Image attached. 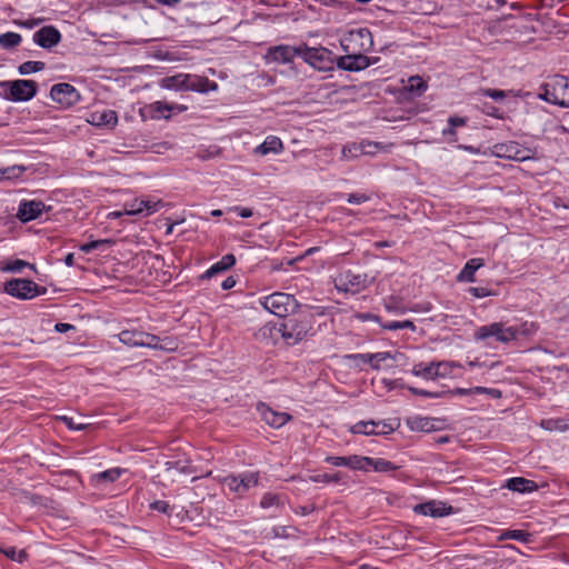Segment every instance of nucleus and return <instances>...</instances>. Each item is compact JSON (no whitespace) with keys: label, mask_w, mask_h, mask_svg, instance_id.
I'll use <instances>...</instances> for the list:
<instances>
[{"label":"nucleus","mask_w":569,"mask_h":569,"mask_svg":"<svg viewBox=\"0 0 569 569\" xmlns=\"http://www.w3.org/2000/svg\"><path fill=\"white\" fill-rule=\"evenodd\" d=\"M164 467H166L167 471L177 470L181 473H192L193 472L192 466L190 465V462L188 460L167 461L164 463Z\"/></svg>","instance_id":"36"},{"label":"nucleus","mask_w":569,"mask_h":569,"mask_svg":"<svg viewBox=\"0 0 569 569\" xmlns=\"http://www.w3.org/2000/svg\"><path fill=\"white\" fill-rule=\"evenodd\" d=\"M44 67L46 64L42 61H26L18 67V71L20 74L24 76L41 71Z\"/></svg>","instance_id":"39"},{"label":"nucleus","mask_w":569,"mask_h":569,"mask_svg":"<svg viewBox=\"0 0 569 569\" xmlns=\"http://www.w3.org/2000/svg\"><path fill=\"white\" fill-rule=\"evenodd\" d=\"M164 203L160 199H142V214L150 216L158 212Z\"/></svg>","instance_id":"38"},{"label":"nucleus","mask_w":569,"mask_h":569,"mask_svg":"<svg viewBox=\"0 0 569 569\" xmlns=\"http://www.w3.org/2000/svg\"><path fill=\"white\" fill-rule=\"evenodd\" d=\"M311 330L312 323L308 316L289 318L278 329L282 339L289 346H295L306 339Z\"/></svg>","instance_id":"1"},{"label":"nucleus","mask_w":569,"mask_h":569,"mask_svg":"<svg viewBox=\"0 0 569 569\" xmlns=\"http://www.w3.org/2000/svg\"><path fill=\"white\" fill-rule=\"evenodd\" d=\"M385 329L387 330H390V331H396V330H400V329H410L412 331L416 330V326L412 321L410 320H405V321H391V322H388L386 325L382 326Z\"/></svg>","instance_id":"46"},{"label":"nucleus","mask_w":569,"mask_h":569,"mask_svg":"<svg viewBox=\"0 0 569 569\" xmlns=\"http://www.w3.org/2000/svg\"><path fill=\"white\" fill-rule=\"evenodd\" d=\"M261 306L277 317H286L298 308L297 299L289 293L273 292L261 299Z\"/></svg>","instance_id":"3"},{"label":"nucleus","mask_w":569,"mask_h":569,"mask_svg":"<svg viewBox=\"0 0 569 569\" xmlns=\"http://www.w3.org/2000/svg\"><path fill=\"white\" fill-rule=\"evenodd\" d=\"M24 171H26V167L19 166V164L1 168L0 169V181L18 179L19 177H21V174Z\"/></svg>","instance_id":"33"},{"label":"nucleus","mask_w":569,"mask_h":569,"mask_svg":"<svg viewBox=\"0 0 569 569\" xmlns=\"http://www.w3.org/2000/svg\"><path fill=\"white\" fill-rule=\"evenodd\" d=\"M408 390L415 396L432 398V399L442 398L445 395H447L446 391H428V390L419 389L416 387H408Z\"/></svg>","instance_id":"47"},{"label":"nucleus","mask_w":569,"mask_h":569,"mask_svg":"<svg viewBox=\"0 0 569 569\" xmlns=\"http://www.w3.org/2000/svg\"><path fill=\"white\" fill-rule=\"evenodd\" d=\"M368 286L367 276L360 273H352L351 271H346L341 273L338 279L336 287L345 292L357 293Z\"/></svg>","instance_id":"11"},{"label":"nucleus","mask_w":569,"mask_h":569,"mask_svg":"<svg viewBox=\"0 0 569 569\" xmlns=\"http://www.w3.org/2000/svg\"><path fill=\"white\" fill-rule=\"evenodd\" d=\"M9 88L10 99L12 101H28L37 94V82L33 80H14L1 83Z\"/></svg>","instance_id":"8"},{"label":"nucleus","mask_w":569,"mask_h":569,"mask_svg":"<svg viewBox=\"0 0 569 569\" xmlns=\"http://www.w3.org/2000/svg\"><path fill=\"white\" fill-rule=\"evenodd\" d=\"M283 150V143L276 136H268L266 140L256 148V153L266 156L268 153H279Z\"/></svg>","instance_id":"24"},{"label":"nucleus","mask_w":569,"mask_h":569,"mask_svg":"<svg viewBox=\"0 0 569 569\" xmlns=\"http://www.w3.org/2000/svg\"><path fill=\"white\" fill-rule=\"evenodd\" d=\"M370 200V197L365 193H350L347 201L351 204H360Z\"/></svg>","instance_id":"59"},{"label":"nucleus","mask_w":569,"mask_h":569,"mask_svg":"<svg viewBox=\"0 0 569 569\" xmlns=\"http://www.w3.org/2000/svg\"><path fill=\"white\" fill-rule=\"evenodd\" d=\"M347 467L353 470H368L369 469V457L361 456H348L347 457Z\"/></svg>","instance_id":"35"},{"label":"nucleus","mask_w":569,"mask_h":569,"mask_svg":"<svg viewBox=\"0 0 569 569\" xmlns=\"http://www.w3.org/2000/svg\"><path fill=\"white\" fill-rule=\"evenodd\" d=\"M376 423H378V426L376 428L375 436L388 435V433H390V432H392L395 430V427L390 422H387V421H376Z\"/></svg>","instance_id":"56"},{"label":"nucleus","mask_w":569,"mask_h":569,"mask_svg":"<svg viewBox=\"0 0 569 569\" xmlns=\"http://www.w3.org/2000/svg\"><path fill=\"white\" fill-rule=\"evenodd\" d=\"M370 358L372 359V362L379 365L380 362L386 361L387 359H391L393 357L391 356L390 352H377L372 353Z\"/></svg>","instance_id":"62"},{"label":"nucleus","mask_w":569,"mask_h":569,"mask_svg":"<svg viewBox=\"0 0 569 569\" xmlns=\"http://www.w3.org/2000/svg\"><path fill=\"white\" fill-rule=\"evenodd\" d=\"M222 485L238 497L244 496L251 488L258 486L259 473L246 472L239 476L229 475L221 480Z\"/></svg>","instance_id":"7"},{"label":"nucleus","mask_w":569,"mask_h":569,"mask_svg":"<svg viewBox=\"0 0 569 569\" xmlns=\"http://www.w3.org/2000/svg\"><path fill=\"white\" fill-rule=\"evenodd\" d=\"M435 368V361L428 363L419 362L413 366L411 372L413 376L421 377L426 380H437V371Z\"/></svg>","instance_id":"27"},{"label":"nucleus","mask_w":569,"mask_h":569,"mask_svg":"<svg viewBox=\"0 0 569 569\" xmlns=\"http://www.w3.org/2000/svg\"><path fill=\"white\" fill-rule=\"evenodd\" d=\"M495 152L498 157H503L516 161H525L531 158V150L522 148L518 142L515 141L496 144Z\"/></svg>","instance_id":"12"},{"label":"nucleus","mask_w":569,"mask_h":569,"mask_svg":"<svg viewBox=\"0 0 569 569\" xmlns=\"http://www.w3.org/2000/svg\"><path fill=\"white\" fill-rule=\"evenodd\" d=\"M413 511L419 515L439 518L450 515L452 512V507L447 506V503L442 501L430 500L423 503L416 505L413 507Z\"/></svg>","instance_id":"16"},{"label":"nucleus","mask_w":569,"mask_h":569,"mask_svg":"<svg viewBox=\"0 0 569 569\" xmlns=\"http://www.w3.org/2000/svg\"><path fill=\"white\" fill-rule=\"evenodd\" d=\"M542 426L548 429V430H559V431H563L567 429V425L565 423L563 420H560V419H550V420H547V421H543L542 422Z\"/></svg>","instance_id":"54"},{"label":"nucleus","mask_w":569,"mask_h":569,"mask_svg":"<svg viewBox=\"0 0 569 569\" xmlns=\"http://www.w3.org/2000/svg\"><path fill=\"white\" fill-rule=\"evenodd\" d=\"M502 538L528 542L530 540V533L523 530H508L502 535Z\"/></svg>","instance_id":"48"},{"label":"nucleus","mask_w":569,"mask_h":569,"mask_svg":"<svg viewBox=\"0 0 569 569\" xmlns=\"http://www.w3.org/2000/svg\"><path fill=\"white\" fill-rule=\"evenodd\" d=\"M371 355L372 353H356V355L348 356V358L355 359V360L359 359L363 363H369L372 369L378 370L380 368V366L378 363L372 362V359L370 358Z\"/></svg>","instance_id":"55"},{"label":"nucleus","mask_w":569,"mask_h":569,"mask_svg":"<svg viewBox=\"0 0 569 569\" xmlns=\"http://www.w3.org/2000/svg\"><path fill=\"white\" fill-rule=\"evenodd\" d=\"M0 552H3L9 559L22 563L27 560V552L24 550L17 551L16 548L11 547L9 549L0 548Z\"/></svg>","instance_id":"45"},{"label":"nucleus","mask_w":569,"mask_h":569,"mask_svg":"<svg viewBox=\"0 0 569 569\" xmlns=\"http://www.w3.org/2000/svg\"><path fill=\"white\" fill-rule=\"evenodd\" d=\"M372 468L377 472H388L396 470L398 467L393 465L391 461L382 459V458H370L369 457V468Z\"/></svg>","instance_id":"32"},{"label":"nucleus","mask_w":569,"mask_h":569,"mask_svg":"<svg viewBox=\"0 0 569 569\" xmlns=\"http://www.w3.org/2000/svg\"><path fill=\"white\" fill-rule=\"evenodd\" d=\"M123 212L128 216L142 214V199H133L123 204Z\"/></svg>","instance_id":"42"},{"label":"nucleus","mask_w":569,"mask_h":569,"mask_svg":"<svg viewBox=\"0 0 569 569\" xmlns=\"http://www.w3.org/2000/svg\"><path fill=\"white\" fill-rule=\"evenodd\" d=\"M472 392H473V395L486 393V395H489L493 399H499L502 396V393L499 389L486 388V387H473Z\"/></svg>","instance_id":"53"},{"label":"nucleus","mask_w":569,"mask_h":569,"mask_svg":"<svg viewBox=\"0 0 569 569\" xmlns=\"http://www.w3.org/2000/svg\"><path fill=\"white\" fill-rule=\"evenodd\" d=\"M378 423L375 420L358 421L352 425L349 431L353 435L373 436Z\"/></svg>","instance_id":"30"},{"label":"nucleus","mask_w":569,"mask_h":569,"mask_svg":"<svg viewBox=\"0 0 569 569\" xmlns=\"http://www.w3.org/2000/svg\"><path fill=\"white\" fill-rule=\"evenodd\" d=\"M187 74L179 73L171 77H166L161 80V87L166 89L186 90Z\"/></svg>","instance_id":"31"},{"label":"nucleus","mask_w":569,"mask_h":569,"mask_svg":"<svg viewBox=\"0 0 569 569\" xmlns=\"http://www.w3.org/2000/svg\"><path fill=\"white\" fill-rule=\"evenodd\" d=\"M43 209L44 203L41 201L24 200L20 202L17 216L21 221L27 222L37 219L41 214Z\"/></svg>","instance_id":"18"},{"label":"nucleus","mask_w":569,"mask_h":569,"mask_svg":"<svg viewBox=\"0 0 569 569\" xmlns=\"http://www.w3.org/2000/svg\"><path fill=\"white\" fill-rule=\"evenodd\" d=\"M468 292L475 298H485L492 295V292L485 287H470Z\"/></svg>","instance_id":"57"},{"label":"nucleus","mask_w":569,"mask_h":569,"mask_svg":"<svg viewBox=\"0 0 569 569\" xmlns=\"http://www.w3.org/2000/svg\"><path fill=\"white\" fill-rule=\"evenodd\" d=\"M50 97L64 108H70L80 101L79 91L70 83L53 84L50 90Z\"/></svg>","instance_id":"9"},{"label":"nucleus","mask_w":569,"mask_h":569,"mask_svg":"<svg viewBox=\"0 0 569 569\" xmlns=\"http://www.w3.org/2000/svg\"><path fill=\"white\" fill-rule=\"evenodd\" d=\"M46 291L44 287H40L29 279H11L4 283V292L21 300L32 299Z\"/></svg>","instance_id":"6"},{"label":"nucleus","mask_w":569,"mask_h":569,"mask_svg":"<svg viewBox=\"0 0 569 569\" xmlns=\"http://www.w3.org/2000/svg\"><path fill=\"white\" fill-rule=\"evenodd\" d=\"M217 89L218 84L214 81L209 80L207 77L187 74L186 90L206 93L209 91H216Z\"/></svg>","instance_id":"19"},{"label":"nucleus","mask_w":569,"mask_h":569,"mask_svg":"<svg viewBox=\"0 0 569 569\" xmlns=\"http://www.w3.org/2000/svg\"><path fill=\"white\" fill-rule=\"evenodd\" d=\"M545 101L562 108H569V80L565 76L556 74L542 86L539 94Z\"/></svg>","instance_id":"2"},{"label":"nucleus","mask_w":569,"mask_h":569,"mask_svg":"<svg viewBox=\"0 0 569 569\" xmlns=\"http://www.w3.org/2000/svg\"><path fill=\"white\" fill-rule=\"evenodd\" d=\"M511 92L512 91H503V90L490 89V88H485V89L479 90L480 94L489 97L496 101H500V100L505 99Z\"/></svg>","instance_id":"49"},{"label":"nucleus","mask_w":569,"mask_h":569,"mask_svg":"<svg viewBox=\"0 0 569 569\" xmlns=\"http://www.w3.org/2000/svg\"><path fill=\"white\" fill-rule=\"evenodd\" d=\"M30 268L32 270L36 269L34 264L32 263H29L24 260H21V259H16L13 261H10L8 262L4 267H2L1 269L3 271H7V272H21L23 270V268Z\"/></svg>","instance_id":"40"},{"label":"nucleus","mask_w":569,"mask_h":569,"mask_svg":"<svg viewBox=\"0 0 569 569\" xmlns=\"http://www.w3.org/2000/svg\"><path fill=\"white\" fill-rule=\"evenodd\" d=\"M379 143L377 142H361V143H351L345 146L342 149V157L345 159L356 158L361 156V153L367 151V148H378Z\"/></svg>","instance_id":"26"},{"label":"nucleus","mask_w":569,"mask_h":569,"mask_svg":"<svg viewBox=\"0 0 569 569\" xmlns=\"http://www.w3.org/2000/svg\"><path fill=\"white\" fill-rule=\"evenodd\" d=\"M280 498L276 493L267 492L262 496L260 506L263 509L271 508L273 506H279Z\"/></svg>","instance_id":"50"},{"label":"nucleus","mask_w":569,"mask_h":569,"mask_svg":"<svg viewBox=\"0 0 569 569\" xmlns=\"http://www.w3.org/2000/svg\"><path fill=\"white\" fill-rule=\"evenodd\" d=\"M437 379L450 377L452 373V369L455 367H459V365L452 361H435Z\"/></svg>","instance_id":"37"},{"label":"nucleus","mask_w":569,"mask_h":569,"mask_svg":"<svg viewBox=\"0 0 569 569\" xmlns=\"http://www.w3.org/2000/svg\"><path fill=\"white\" fill-rule=\"evenodd\" d=\"M325 461L335 467H347V457L328 456Z\"/></svg>","instance_id":"60"},{"label":"nucleus","mask_w":569,"mask_h":569,"mask_svg":"<svg viewBox=\"0 0 569 569\" xmlns=\"http://www.w3.org/2000/svg\"><path fill=\"white\" fill-rule=\"evenodd\" d=\"M236 263V258L232 253H228L221 258L218 262L213 263L204 273L201 274V279H210L213 276L223 272L231 268Z\"/></svg>","instance_id":"23"},{"label":"nucleus","mask_w":569,"mask_h":569,"mask_svg":"<svg viewBox=\"0 0 569 569\" xmlns=\"http://www.w3.org/2000/svg\"><path fill=\"white\" fill-rule=\"evenodd\" d=\"M89 122L97 127H113L118 122V116L116 111L110 109L94 111L90 113Z\"/></svg>","instance_id":"20"},{"label":"nucleus","mask_w":569,"mask_h":569,"mask_svg":"<svg viewBox=\"0 0 569 569\" xmlns=\"http://www.w3.org/2000/svg\"><path fill=\"white\" fill-rule=\"evenodd\" d=\"M300 57L318 70L327 71L333 68L335 58L327 48H310L307 44H300Z\"/></svg>","instance_id":"5"},{"label":"nucleus","mask_w":569,"mask_h":569,"mask_svg":"<svg viewBox=\"0 0 569 569\" xmlns=\"http://www.w3.org/2000/svg\"><path fill=\"white\" fill-rule=\"evenodd\" d=\"M22 38L16 32H6L0 34V47L11 49L20 44Z\"/></svg>","instance_id":"34"},{"label":"nucleus","mask_w":569,"mask_h":569,"mask_svg":"<svg viewBox=\"0 0 569 569\" xmlns=\"http://www.w3.org/2000/svg\"><path fill=\"white\" fill-rule=\"evenodd\" d=\"M520 328L506 327L502 322H493L487 326H481L475 331V339L486 340L495 337L497 341L508 343L513 341L519 336Z\"/></svg>","instance_id":"4"},{"label":"nucleus","mask_w":569,"mask_h":569,"mask_svg":"<svg viewBox=\"0 0 569 569\" xmlns=\"http://www.w3.org/2000/svg\"><path fill=\"white\" fill-rule=\"evenodd\" d=\"M371 32L367 28H361L351 31L348 38L345 39L342 47L348 52L351 44H359L360 50L368 51L372 47Z\"/></svg>","instance_id":"17"},{"label":"nucleus","mask_w":569,"mask_h":569,"mask_svg":"<svg viewBox=\"0 0 569 569\" xmlns=\"http://www.w3.org/2000/svg\"><path fill=\"white\" fill-rule=\"evenodd\" d=\"M33 41L43 49H51L61 41V33L56 27L46 26L33 33Z\"/></svg>","instance_id":"15"},{"label":"nucleus","mask_w":569,"mask_h":569,"mask_svg":"<svg viewBox=\"0 0 569 569\" xmlns=\"http://www.w3.org/2000/svg\"><path fill=\"white\" fill-rule=\"evenodd\" d=\"M342 473L341 472H335L332 475H329V473H322V475H316V476H310V480L312 482H322V483H330V482H335V483H338L342 480Z\"/></svg>","instance_id":"43"},{"label":"nucleus","mask_w":569,"mask_h":569,"mask_svg":"<svg viewBox=\"0 0 569 569\" xmlns=\"http://www.w3.org/2000/svg\"><path fill=\"white\" fill-rule=\"evenodd\" d=\"M119 340L129 347H141L143 343V331L123 330L119 333Z\"/></svg>","instance_id":"28"},{"label":"nucleus","mask_w":569,"mask_h":569,"mask_svg":"<svg viewBox=\"0 0 569 569\" xmlns=\"http://www.w3.org/2000/svg\"><path fill=\"white\" fill-rule=\"evenodd\" d=\"M483 266L485 261L481 258H472L468 260L462 270L458 273L457 280L459 282H473L476 280V271Z\"/></svg>","instance_id":"22"},{"label":"nucleus","mask_w":569,"mask_h":569,"mask_svg":"<svg viewBox=\"0 0 569 569\" xmlns=\"http://www.w3.org/2000/svg\"><path fill=\"white\" fill-rule=\"evenodd\" d=\"M160 339L161 338L156 335L143 332V337H142L143 343L141 347L158 349L159 345H160Z\"/></svg>","instance_id":"52"},{"label":"nucleus","mask_w":569,"mask_h":569,"mask_svg":"<svg viewBox=\"0 0 569 569\" xmlns=\"http://www.w3.org/2000/svg\"><path fill=\"white\" fill-rule=\"evenodd\" d=\"M150 508L152 510L161 512V513H169L170 510H171L170 505L167 501H163V500L153 501L150 505Z\"/></svg>","instance_id":"58"},{"label":"nucleus","mask_w":569,"mask_h":569,"mask_svg":"<svg viewBox=\"0 0 569 569\" xmlns=\"http://www.w3.org/2000/svg\"><path fill=\"white\" fill-rule=\"evenodd\" d=\"M257 411L261 419L272 428H281L291 419L289 413L274 411L263 402L258 403Z\"/></svg>","instance_id":"14"},{"label":"nucleus","mask_w":569,"mask_h":569,"mask_svg":"<svg viewBox=\"0 0 569 569\" xmlns=\"http://www.w3.org/2000/svg\"><path fill=\"white\" fill-rule=\"evenodd\" d=\"M179 347V342L177 339L174 338H171V337H164L162 339H160V345H159V350H164V351H176Z\"/></svg>","instance_id":"51"},{"label":"nucleus","mask_w":569,"mask_h":569,"mask_svg":"<svg viewBox=\"0 0 569 569\" xmlns=\"http://www.w3.org/2000/svg\"><path fill=\"white\" fill-rule=\"evenodd\" d=\"M337 66L346 71H360L368 68L372 61L369 57L362 53H348L337 58Z\"/></svg>","instance_id":"13"},{"label":"nucleus","mask_w":569,"mask_h":569,"mask_svg":"<svg viewBox=\"0 0 569 569\" xmlns=\"http://www.w3.org/2000/svg\"><path fill=\"white\" fill-rule=\"evenodd\" d=\"M518 328V326H516ZM520 328V331H519V335H530V333H533L537 331V326L531 322V323H522L521 326H519Z\"/></svg>","instance_id":"61"},{"label":"nucleus","mask_w":569,"mask_h":569,"mask_svg":"<svg viewBox=\"0 0 569 569\" xmlns=\"http://www.w3.org/2000/svg\"><path fill=\"white\" fill-rule=\"evenodd\" d=\"M151 112H152V118H166L168 119L170 117V114H164V112H171L173 110H178V111H184L187 109V107L184 106H176V104H169V103H166V102H162V101H156L153 103H151L149 106Z\"/></svg>","instance_id":"25"},{"label":"nucleus","mask_w":569,"mask_h":569,"mask_svg":"<svg viewBox=\"0 0 569 569\" xmlns=\"http://www.w3.org/2000/svg\"><path fill=\"white\" fill-rule=\"evenodd\" d=\"M122 470L120 468H112L106 471H102L96 476L99 481H108L113 482L120 478Z\"/></svg>","instance_id":"44"},{"label":"nucleus","mask_w":569,"mask_h":569,"mask_svg":"<svg viewBox=\"0 0 569 569\" xmlns=\"http://www.w3.org/2000/svg\"><path fill=\"white\" fill-rule=\"evenodd\" d=\"M442 136L448 138V141L456 142L457 141V132L456 128L449 126L448 128L442 130Z\"/></svg>","instance_id":"63"},{"label":"nucleus","mask_w":569,"mask_h":569,"mask_svg":"<svg viewBox=\"0 0 569 569\" xmlns=\"http://www.w3.org/2000/svg\"><path fill=\"white\" fill-rule=\"evenodd\" d=\"M63 420V422L66 423V426L69 428V429H72V430H82L84 429V425H77L72 418L70 417H62L61 418Z\"/></svg>","instance_id":"64"},{"label":"nucleus","mask_w":569,"mask_h":569,"mask_svg":"<svg viewBox=\"0 0 569 569\" xmlns=\"http://www.w3.org/2000/svg\"><path fill=\"white\" fill-rule=\"evenodd\" d=\"M506 488L519 493H529L538 490V485L523 477H513L507 480Z\"/></svg>","instance_id":"21"},{"label":"nucleus","mask_w":569,"mask_h":569,"mask_svg":"<svg viewBox=\"0 0 569 569\" xmlns=\"http://www.w3.org/2000/svg\"><path fill=\"white\" fill-rule=\"evenodd\" d=\"M405 90L410 94V98H417L427 90V83L419 76L410 77Z\"/></svg>","instance_id":"29"},{"label":"nucleus","mask_w":569,"mask_h":569,"mask_svg":"<svg viewBox=\"0 0 569 569\" xmlns=\"http://www.w3.org/2000/svg\"><path fill=\"white\" fill-rule=\"evenodd\" d=\"M300 57V46L279 44L270 47L264 56L267 62L287 64L293 61L295 57Z\"/></svg>","instance_id":"10"},{"label":"nucleus","mask_w":569,"mask_h":569,"mask_svg":"<svg viewBox=\"0 0 569 569\" xmlns=\"http://www.w3.org/2000/svg\"><path fill=\"white\" fill-rule=\"evenodd\" d=\"M111 244H113V240H111V239L92 240L90 242L81 244L80 250L82 252L89 253L92 250H97V249H100V248L107 247V246L109 247Z\"/></svg>","instance_id":"41"}]
</instances>
